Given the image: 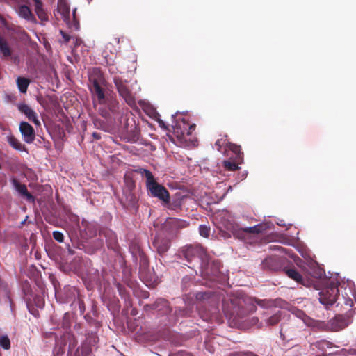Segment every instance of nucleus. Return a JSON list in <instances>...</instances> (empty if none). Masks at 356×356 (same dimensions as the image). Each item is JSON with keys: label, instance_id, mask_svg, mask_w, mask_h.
<instances>
[{"label": "nucleus", "instance_id": "1", "mask_svg": "<svg viewBox=\"0 0 356 356\" xmlns=\"http://www.w3.org/2000/svg\"><path fill=\"white\" fill-rule=\"evenodd\" d=\"M179 256L184 258L192 266L191 268H197L202 274L208 275V266L210 257L205 249L199 244H191L185 245L179 251Z\"/></svg>", "mask_w": 356, "mask_h": 356}, {"label": "nucleus", "instance_id": "2", "mask_svg": "<svg viewBox=\"0 0 356 356\" xmlns=\"http://www.w3.org/2000/svg\"><path fill=\"white\" fill-rule=\"evenodd\" d=\"M88 86L92 95L94 106H96V102L100 105L106 104L107 81L100 68L94 67L89 71Z\"/></svg>", "mask_w": 356, "mask_h": 356}, {"label": "nucleus", "instance_id": "3", "mask_svg": "<svg viewBox=\"0 0 356 356\" xmlns=\"http://www.w3.org/2000/svg\"><path fill=\"white\" fill-rule=\"evenodd\" d=\"M137 172L145 177L146 187L148 194L150 196L158 198L165 204L170 202V197L168 191L165 186L159 184L155 180L152 173L149 170L140 168Z\"/></svg>", "mask_w": 356, "mask_h": 356}, {"label": "nucleus", "instance_id": "4", "mask_svg": "<svg viewBox=\"0 0 356 356\" xmlns=\"http://www.w3.org/2000/svg\"><path fill=\"white\" fill-rule=\"evenodd\" d=\"M266 229L264 224H258L246 228H233L232 234L235 238L243 241L246 243L254 244L260 240L259 234Z\"/></svg>", "mask_w": 356, "mask_h": 356}, {"label": "nucleus", "instance_id": "5", "mask_svg": "<svg viewBox=\"0 0 356 356\" xmlns=\"http://www.w3.org/2000/svg\"><path fill=\"white\" fill-rule=\"evenodd\" d=\"M318 295L320 302L327 309L336 302L339 295L338 282L330 281L327 286L318 293Z\"/></svg>", "mask_w": 356, "mask_h": 356}, {"label": "nucleus", "instance_id": "6", "mask_svg": "<svg viewBox=\"0 0 356 356\" xmlns=\"http://www.w3.org/2000/svg\"><path fill=\"white\" fill-rule=\"evenodd\" d=\"M189 223L186 220L178 218H169L162 225L160 232L172 238L177 236L181 229L186 228Z\"/></svg>", "mask_w": 356, "mask_h": 356}, {"label": "nucleus", "instance_id": "7", "mask_svg": "<svg viewBox=\"0 0 356 356\" xmlns=\"http://www.w3.org/2000/svg\"><path fill=\"white\" fill-rule=\"evenodd\" d=\"M113 82L119 95L124 99L126 103L129 106L134 105L136 104L135 97L127 86V81L115 75Z\"/></svg>", "mask_w": 356, "mask_h": 356}, {"label": "nucleus", "instance_id": "8", "mask_svg": "<svg viewBox=\"0 0 356 356\" xmlns=\"http://www.w3.org/2000/svg\"><path fill=\"white\" fill-rule=\"evenodd\" d=\"M171 239L172 238L163 234L160 232L156 234L153 245L159 254L162 255L168 250L170 246Z\"/></svg>", "mask_w": 356, "mask_h": 356}, {"label": "nucleus", "instance_id": "9", "mask_svg": "<svg viewBox=\"0 0 356 356\" xmlns=\"http://www.w3.org/2000/svg\"><path fill=\"white\" fill-rule=\"evenodd\" d=\"M351 322L348 316L337 315L329 321V326L332 331L337 332L346 327Z\"/></svg>", "mask_w": 356, "mask_h": 356}, {"label": "nucleus", "instance_id": "10", "mask_svg": "<svg viewBox=\"0 0 356 356\" xmlns=\"http://www.w3.org/2000/svg\"><path fill=\"white\" fill-rule=\"evenodd\" d=\"M19 129L24 142L30 144L35 140V132L30 124L26 122H22L19 124Z\"/></svg>", "mask_w": 356, "mask_h": 356}, {"label": "nucleus", "instance_id": "11", "mask_svg": "<svg viewBox=\"0 0 356 356\" xmlns=\"http://www.w3.org/2000/svg\"><path fill=\"white\" fill-rule=\"evenodd\" d=\"M261 268L268 270H279L282 268V259L275 256L269 257L262 261Z\"/></svg>", "mask_w": 356, "mask_h": 356}, {"label": "nucleus", "instance_id": "12", "mask_svg": "<svg viewBox=\"0 0 356 356\" xmlns=\"http://www.w3.org/2000/svg\"><path fill=\"white\" fill-rule=\"evenodd\" d=\"M18 109L24 113L29 120L31 121L35 125H40V122L38 119L37 113L27 104H22L18 106Z\"/></svg>", "mask_w": 356, "mask_h": 356}, {"label": "nucleus", "instance_id": "13", "mask_svg": "<svg viewBox=\"0 0 356 356\" xmlns=\"http://www.w3.org/2000/svg\"><path fill=\"white\" fill-rule=\"evenodd\" d=\"M284 271L285 274L289 278L293 280L296 282H298L299 284H302L304 286H307V284L306 283V282H307V281H306L302 277L301 274L295 268H284Z\"/></svg>", "mask_w": 356, "mask_h": 356}, {"label": "nucleus", "instance_id": "14", "mask_svg": "<svg viewBox=\"0 0 356 356\" xmlns=\"http://www.w3.org/2000/svg\"><path fill=\"white\" fill-rule=\"evenodd\" d=\"M17 13L19 17L25 19L26 20L36 23V19L29 6L26 5L19 6L17 8Z\"/></svg>", "mask_w": 356, "mask_h": 356}, {"label": "nucleus", "instance_id": "15", "mask_svg": "<svg viewBox=\"0 0 356 356\" xmlns=\"http://www.w3.org/2000/svg\"><path fill=\"white\" fill-rule=\"evenodd\" d=\"M11 182L16 191H17V192L19 193L22 195L26 197L29 200H33V196L28 191L25 184H21L15 178H13L11 179Z\"/></svg>", "mask_w": 356, "mask_h": 356}, {"label": "nucleus", "instance_id": "16", "mask_svg": "<svg viewBox=\"0 0 356 356\" xmlns=\"http://www.w3.org/2000/svg\"><path fill=\"white\" fill-rule=\"evenodd\" d=\"M57 10L63 17L64 21H69L70 6L65 0H58Z\"/></svg>", "mask_w": 356, "mask_h": 356}, {"label": "nucleus", "instance_id": "17", "mask_svg": "<svg viewBox=\"0 0 356 356\" xmlns=\"http://www.w3.org/2000/svg\"><path fill=\"white\" fill-rule=\"evenodd\" d=\"M227 150H230L234 153V159H236L237 161H243V153L241 152V146L229 142V144H227Z\"/></svg>", "mask_w": 356, "mask_h": 356}, {"label": "nucleus", "instance_id": "18", "mask_svg": "<svg viewBox=\"0 0 356 356\" xmlns=\"http://www.w3.org/2000/svg\"><path fill=\"white\" fill-rule=\"evenodd\" d=\"M34 6H35V11L38 17V18L42 21H47L48 16L44 10L42 8V2L41 0H33Z\"/></svg>", "mask_w": 356, "mask_h": 356}, {"label": "nucleus", "instance_id": "19", "mask_svg": "<svg viewBox=\"0 0 356 356\" xmlns=\"http://www.w3.org/2000/svg\"><path fill=\"white\" fill-rule=\"evenodd\" d=\"M0 51L4 57L12 55V50L6 39L0 35Z\"/></svg>", "mask_w": 356, "mask_h": 356}, {"label": "nucleus", "instance_id": "20", "mask_svg": "<svg viewBox=\"0 0 356 356\" xmlns=\"http://www.w3.org/2000/svg\"><path fill=\"white\" fill-rule=\"evenodd\" d=\"M243 161H237L236 159H228L225 160L222 162V166L225 170L229 171H235L239 169L238 164L241 163Z\"/></svg>", "mask_w": 356, "mask_h": 356}, {"label": "nucleus", "instance_id": "21", "mask_svg": "<svg viewBox=\"0 0 356 356\" xmlns=\"http://www.w3.org/2000/svg\"><path fill=\"white\" fill-rule=\"evenodd\" d=\"M7 141L9 145L16 150L22 151L25 149L24 146L13 135L8 136L7 137Z\"/></svg>", "mask_w": 356, "mask_h": 356}, {"label": "nucleus", "instance_id": "22", "mask_svg": "<svg viewBox=\"0 0 356 356\" xmlns=\"http://www.w3.org/2000/svg\"><path fill=\"white\" fill-rule=\"evenodd\" d=\"M29 83H30V81L26 78L18 77L17 79V85L19 88V90L22 93L26 92Z\"/></svg>", "mask_w": 356, "mask_h": 356}, {"label": "nucleus", "instance_id": "23", "mask_svg": "<svg viewBox=\"0 0 356 356\" xmlns=\"http://www.w3.org/2000/svg\"><path fill=\"white\" fill-rule=\"evenodd\" d=\"M97 232H98V226L97 224L88 223L86 225L85 232H86V234L89 238H92L93 236H96Z\"/></svg>", "mask_w": 356, "mask_h": 356}, {"label": "nucleus", "instance_id": "24", "mask_svg": "<svg viewBox=\"0 0 356 356\" xmlns=\"http://www.w3.org/2000/svg\"><path fill=\"white\" fill-rule=\"evenodd\" d=\"M125 201L127 207H134L136 204L137 198L131 190L125 193Z\"/></svg>", "mask_w": 356, "mask_h": 356}, {"label": "nucleus", "instance_id": "25", "mask_svg": "<svg viewBox=\"0 0 356 356\" xmlns=\"http://www.w3.org/2000/svg\"><path fill=\"white\" fill-rule=\"evenodd\" d=\"M139 136L140 130L136 125H134V129H131L128 132L129 141L133 143L136 142L139 139Z\"/></svg>", "mask_w": 356, "mask_h": 356}, {"label": "nucleus", "instance_id": "26", "mask_svg": "<svg viewBox=\"0 0 356 356\" xmlns=\"http://www.w3.org/2000/svg\"><path fill=\"white\" fill-rule=\"evenodd\" d=\"M95 242V247L90 248V247H86L85 252L88 254H92L95 253L97 250L100 249L103 245L104 242L102 239H97L94 241Z\"/></svg>", "mask_w": 356, "mask_h": 356}, {"label": "nucleus", "instance_id": "27", "mask_svg": "<svg viewBox=\"0 0 356 356\" xmlns=\"http://www.w3.org/2000/svg\"><path fill=\"white\" fill-rule=\"evenodd\" d=\"M227 136H225L224 138L218 139L216 140L215 145L217 147L218 151L221 152L222 147H225V152H227V144H229V143L227 141Z\"/></svg>", "mask_w": 356, "mask_h": 356}, {"label": "nucleus", "instance_id": "28", "mask_svg": "<svg viewBox=\"0 0 356 356\" xmlns=\"http://www.w3.org/2000/svg\"><path fill=\"white\" fill-rule=\"evenodd\" d=\"M70 29H73L74 31H78L80 28L79 22L77 18H72V20H70V16H69V21H65Z\"/></svg>", "mask_w": 356, "mask_h": 356}, {"label": "nucleus", "instance_id": "29", "mask_svg": "<svg viewBox=\"0 0 356 356\" xmlns=\"http://www.w3.org/2000/svg\"><path fill=\"white\" fill-rule=\"evenodd\" d=\"M0 346L5 350H8L10 348V341L7 335L0 336Z\"/></svg>", "mask_w": 356, "mask_h": 356}, {"label": "nucleus", "instance_id": "30", "mask_svg": "<svg viewBox=\"0 0 356 356\" xmlns=\"http://www.w3.org/2000/svg\"><path fill=\"white\" fill-rule=\"evenodd\" d=\"M104 235L106 238V241L109 243L108 245H111L112 243L116 242V236L115 234L111 230H106L104 232Z\"/></svg>", "mask_w": 356, "mask_h": 356}, {"label": "nucleus", "instance_id": "31", "mask_svg": "<svg viewBox=\"0 0 356 356\" xmlns=\"http://www.w3.org/2000/svg\"><path fill=\"white\" fill-rule=\"evenodd\" d=\"M116 287H117V289L118 291L120 296L122 298H124L125 300H128L129 297L128 292H127V289H125V287L120 283L116 284Z\"/></svg>", "mask_w": 356, "mask_h": 356}, {"label": "nucleus", "instance_id": "32", "mask_svg": "<svg viewBox=\"0 0 356 356\" xmlns=\"http://www.w3.org/2000/svg\"><path fill=\"white\" fill-rule=\"evenodd\" d=\"M199 232L202 236L208 238L210 234V227L205 225H201L199 227Z\"/></svg>", "mask_w": 356, "mask_h": 356}, {"label": "nucleus", "instance_id": "33", "mask_svg": "<svg viewBox=\"0 0 356 356\" xmlns=\"http://www.w3.org/2000/svg\"><path fill=\"white\" fill-rule=\"evenodd\" d=\"M280 321V316L278 314H275L268 318L266 323L268 325H275Z\"/></svg>", "mask_w": 356, "mask_h": 356}, {"label": "nucleus", "instance_id": "34", "mask_svg": "<svg viewBox=\"0 0 356 356\" xmlns=\"http://www.w3.org/2000/svg\"><path fill=\"white\" fill-rule=\"evenodd\" d=\"M52 236H53L54 239L59 243H62L64 241V235L60 231L53 232Z\"/></svg>", "mask_w": 356, "mask_h": 356}, {"label": "nucleus", "instance_id": "35", "mask_svg": "<svg viewBox=\"0 0 356 356\" xmlns=\"http://www.w3.org/2000/svg\"><path fill=\"white\" fill-rule=\"evenodd\" d=\"M159 305L166 307L165 312H169L168 302L166 300L162 298L157 300L154 304L155 308H158Z\"/></svg>", "mask_w": 356, "mask_h": 356}, {"label": "nucleus", "instance_id": "36", "mask_svg": "<svg viewBox=\"0 0 356 356\" xmlns=\"http://www.w3.org/2000/svg\"><path fill=\"white\" fill-rule=\"evenodd\" d=\"M60 33L61 34L65 43H67L70 42V40L71 39V37L70 35L67 34L63 31H60Z\"/></svg>", "mask_w": 356, "mask_h": 356}, {"label": "nucleus", "instance_id": "37", "mask_svg": "<svg viewBox=\"0 0 356 356\" xmlns=\"http://www.w3.org/2000/svg\"><path fill=\"white\" fill-rule=\"evenodd\" d=\"M197 299H207L209 298V293H198L196 296Z\"/></svg>", "mask_w": 356, "mask_h": 356}, {"label": "nucleus", "instance_id": "38", "mask_svg": "<svg viewBox=\"0 0 356 356\" xmlns=\"http://www.w3.org/2000/svg\"><path fill=\"white\" fill-rule=\"evenodd\" d=\"M73 40H74V44L75 47L80 46L82 43V40L79 38H75Z\"/></svg>", "mask_w": 356, "mask_h": 356}, {"label": "nucleus", "instance_id": "39", "mask_svg": "<svg viewBox=\"0 0 356 356\" xmlns=\"http://www.w3.org/2000/svg\"><path fill=\"white\" fill-rule=\"evenodd\" d=\"M99 112L101 115L104 117L105 118H106L109 115L108 113L104 109L99 110Z\"/></svg>", "mask_w": 356, "mask_h": 356}, {"label": "nucleus", "instance_id": "40", "mask_svg": "<svg viewBox=\"0 0 356 356\" xmlns=\"http://www.w3.org/2000/svg\"><path fill=\"white\" fill-rule=\"evenodd\" d=\"M92 137L95 140H99L101 138L100 134L99 133H97V132H94L92 134Z\"/></svg>", "mask_w": 356, "mask_h": 356}, {"label": "nucleus", "instance_id": "41", "mask_svg": "<svg viewBox=\"0 0 356 356\" xmlns=\"http://www.w3.org/2000/svg\"><path fill=\"white\" fill-rule=\"evenodd\" d=\"M67 252L70 255H74L75 254V252L70 248L69 245H67Z\"/></svg>", "mask_w": 356, "mask_h": 356}, {"label": "nucleus", "instance_id": "42", "mask_svg": "<svg viewBox=\"0 0 356 356\" xmlns=\"http://www.w3.org/2000/svg\"><path fill=\"white\" fill-rule=\"evenodd\" d=\"M108 71L111 73H114L115 72V67L113 65H111L108 68Z\"/></svg>", "mask_w": 356, "mask_h": 356}, {"label": "nucleus", "instance_id": "43", "mask_svg": "<svg viewBox=\"0 0 356 356\" xmlns=\"http://www.w3.org/2000/svg\"><path fill=\"white\" fill-rule=\"evenodd\" d=\"M116 105L115 104H113V105H111L110 106V110L112 111V112H115L116 111Z\"/></svg>", "mask_w": 356, "mask_h": 356}, {"label": "nucleus", "instance_id": "44", "mask_svg": "<svg viewBox=\"0 0 356 356\" xmlns=\"http://www.w3.org/2000/svg\"><path fill=\"white\" fill-rule=\"evenodd\" d=\"M76 8H74L72 11V18H76Z\"/></svg>", "mask_w": 356, "mask_h": 356}, {"label": "nucleus", "instance_id": "45", "mask_svg": "<svg viewBox=\"0 0 356 356\" xmlns=\"http://www.w3.org/2000/svg\"><path fill=\"white\" fill-rule=\"evenodd\" d=\"M195 128V124H193V125H191L190 127H189V130L190 131H193Z\"/></svg>", "mask_w": 356, "mask_h": 356}, {"label": "nucleus", "instance_id": "46", "mask_svg": "<svg viewBox=\"0 0 356 356\" xmlns=\"http://www.w3.org/2000/svg\"><path fill=\"white\" fill-rule=\"evenodd\" d=\"M159 124H160V126L161 127H165L164 122L162 120L159 121Z\"/></svg>", "mask_w": 356, "mask_h": 356}, {"label": "nucleus", "instance_id": "47", "mask_svg": "<svg viewBox=\"0 0 356 356\" xmlns=\"http://www.w3.org/2000/svg\"><path fill=\"white\" fill-rule=\"evenodd\" d=\"M276 249H277V250H284V248L282 247H280V246H277Z\"/></svg>", "mask_w": 356, "mask_h": 356}, {"label": "nucleus", "instance_id": "48", "mask_svg": "<svg viewBox=\"0 0 356 356\" xmlns=\"http://www.w3.org/2000/svg\"><path fill=\"white\" fill-rule=\"evenodd\" d=\"M130 182L131 183V184H132V185H134V183L133 180H131H131H130Z\"/></svg>", "mask_w": 356, "mask_h": 356}]
</instances>
